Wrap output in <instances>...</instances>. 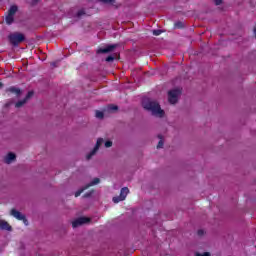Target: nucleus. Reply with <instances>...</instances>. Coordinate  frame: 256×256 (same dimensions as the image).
Segmentation results:
<instances>
[{
  "instance_id": "1",
  "label": "nucleus",
  "mask_w": 256,
  "mask_h": 256,
  "mask_svg": "<svg viewBox=\"0 0 256 256\" xmlns=\"http://www.w3.org/2000/svg\"><path fill=\"white\" fill-rule=\"evenodd\" d=\"M142 106L146 111H150V113L155 117H163V115H165V111L161 109V105H159L157 101H152L149 98H144L142 100Z\"/></svg>"
},
{
  "instance_id": "2",
  "label": "nucleus",
  "mask_w": 256,
  "mask_h": 256,
  "mask_svg": "<svg viewBox=\"0 0 256 256\" xmlns=\"http://www.w3.org/2000/svg\"><path fill=\"white\" fill-rule=\"evenodd\" d=\"M179 97H181V89L179 88L172 89L168 92V101L171 105H175L179 101Z\"/></svg>"
},
{
  "instance_id": "3",
  "label": "nucleus",
  "mask_w": 256,
  "mask_h": 256,
  "mask_svg": "<svg viewBox=\"0 0 256 256\" xmlns=\"http://www.w3.org/2000/svg\"><path fill=\"white\" fill-rule=\"evenodd\" d=\"M10 43L14 46L19 45V43H23L25 41V35L22 33H13L9 36Z\"/></svg>"
},
{
  "instance_id": "4",
  "label": "nucleus",
  "mask_w": 256,
  "mask_h": 256,
  "mask_svg": "<svg viewBox=\"0 0 256 256\" xmlns=\"http://www.w3.org/2000/svg\"><path fill=\"white\" fill-rule=\"evenodd\" d=\"M127 195H129V188L124 187L120 191V195L113 198L114 203H119L120 201H125L127 198Z\"/></svg>"
},
{
  "instance_id": "5",
  "label": "nucleus",
  "mask_w": 256,
  "mask_h": 256,
  "mask_svg": "<svg viewBox=\"0 0 256 256\" xmlns=\"http://www.w3.org/2000/svg\"><path fill=\"white\" fill-rule=\"evenodd\" d=\"M10 215H12V217H15V219H18V221H23L25 225H29V222L27 221V218H25V215L17 211L16 209H12Z\"/></svg>"
},
{
  "instance_id": "6",
  "label": "nucleus",
  "mask_w": 256,
  "mask_h": 256,
  "mask_svg": "<svg viewBox=\"0 0 256 256\" xmlns=\"http://www.w3.org/2000/svg\"><path fill=\"white\" fill-rule=\"evenodd\" d=\"M99 183H101V180L99 178H94L93 181L87 185H85L83 188H81L80 190H78L75 193V197H79L81 195V193H83V191L89 189V187H93V185H99Z\"/></svg>"
},
{
  "instance_id": "7",
  "label": "nucleus",
  "mask_w": 256,
  "mask_h": 256,
  "mask_svg": "<svg viewBox=\"0 0 256 256\" xmlns=\"http://www.w3.org/2000/svg\"><path fill=\"white\" fill-rule=\"evenodd\" d=\"M104 142H105V140H103V138L97 139L94 149L86 156V159L88 161H89V159H91V157H93V155H95V153H97L99 151V147H101Z\"/></svg>"
},
{
  "instance_id": "8",
  "label": "nucleus",
  "mask_w": 256,
  "mask_h": 256,
  "mask_svg": "<svg viewBox=\"0 0 256 256\" xmlns=\"http://www.w3.org/2000/svg\"><path fill=\"white\" fill-rule=\"evenodd\" d=\"M89 221H91L90 218L80 217L72 222V227L75 229L77 227H80V225H85V223H89Z\"/></svg>"
},
{
  "instance_id": "9",
  "label": "nucleus",
  "mask_w": 256,
  "mask_h": 256,
  "mask_svg": "<svg viewBox=\"0 0 256 256\" xmlns=\"http://www.w3.org/2000/svg\"><path fill=\"white\" fill-rule=\"evenodd\" d=\"M31 97H33V91L28 92L23 100H20L15 104V107H17V109L23 107V105H25V103H27Z\"/></svg>"
},
{
  "instance_id": "10",
  "label": "nucleus",
  "mask_w": 256,
  "mask_h": 256,
  "mask_svg": "<svg viewBox=\"0 0 256 256\" xmlns=\"http://www.w3.org/2000/svg\"><path fill=\"white\" fill-rule=\"evenodd\" d=\"M115 49H117V45L116 44H112V45H108L105 48H100L97 50V53H111V51H114Z\"/></svg>"
},
{
  "instance_id": "11",
  "label": "nucleus",
  "mask_w": 256,
  "mask_h": 256,
  "mask_svg": "<svg viewBox=\"0 0 256 256\" xmlns=\"http://www.w3.org/2000/svg\"><path fill=\"white\" fill-rule=\"evenodd\" d=\"M0 229L2 231H12L13 228L9 225V222L0 219Z\"/></svg>"
},
{
  "instance_id": "12",
  "label": "nucleus",
  "mask_w": 256,
  "mask_h": 256,
  "mask_svg": "<svg viewBox=\"0 0 256 256\" xmlns=\"http://www.w3.org/2000/svg\"><path fill=\"white\" fill-rule=\"evenodd\" d=\"M15 159H16L15 154L13 152H10L5 157L4 162L9 165L10 163H13V161H15Z\"/></svg>"
},
{
  "instance_id": "13",
  "label": "nucleus",
  "mask_w": 256,
  "mask_h": 256,
  "mask_svg": "<svg viewBox=\"0 0 256 256\" xmlns=\"http://www.w3.org/2000/svg\"><path fill=\"white\" fill-rule=\"evenodd\" d=\"M7 91L9 93H15L16 95H21V89L15 87V86L8 88Z\"/></svg>"
},
{
  "instance_id": "14",
  "label": "nucleus",
  "mask_w": 256,
  "mask_h": 256,
  "mask_svg": "<svg viewBox=\"0 0 256 256\" xmlns=\"http://www.w3.org/2000/svg\"><path fill=\"white\" fill-rule=\"evenodd\" d=\"M18 9L19 8L16 5L11 6L8 10V15H12L15 17V13H17Z\"/></svg>"
},
{
  "instance_id": "15",
  "label": "nucleus",
  "mask_w": 256,
  "mask_h": 256,
  "mask_svg": "<svg viewBox=\"0 0 256 256\" xmlns=\"http://www.w3.org/2000/svg\"><path fill=\"white\" fill-rule=\"evenodd\" d=\"M13 21H15L14 16L11 15V14H8V15L6 16V23H7V25H11V23H13Z\"/></svg>"
},
{
  "instance_id": "16",
  "label": "nucleus",
  "mask_w": 256,
  "mask_h": 256,
  "mask_svg": "<svg viewBox=\"0 0 256 256\" xmlns=\"http://www.w3.org/2000/svg\"><path fill=\"white\" fill-rule=\"evenodd\" d=\"M83 15H85V9H80V10L76 13V17H78V19H81V17H83Z\"/></svg>"
},
{
  "instance_id": "17",
  "label": "nucleus",
  "mask_w": 256,
  "mask_h": 256,
  "mask_svg": "<svg viewBox=\"0 0 256 256\" xmlns=\"http://www.w3.org/2000/svg\"><path fill=\"white\" fill-rule=\"evenodd\" d=\"M104 117V114L102 111H96V118L97 119H103Z\"/></svg>"
},
{
  "instance_id": "18",
  "label": "nucleus",
  "mask_w": 256,
  "mask_h": 256,
  "mask_svg": "<svg viewBox=\"0 0 256 256\" xmlns=\"http://www.w3.org/2000/svg\"><path fill=\"white\" fill-rule=\"evenodd\" d=\"M108 109L110 111H117L119 108L116 105L111 104V105L108 106Z\"/></svg>"
},
{
  "instance_id": "19",
  "label": "nucleus",
  "mask_w": 256,
  "mask_h": 256,
  "mask_svg": "<svg viewBox=\"0 0 256 256\" xmlns=\"http://www.w3.org/2000/svg\"><path fill=\"white\" fill-rule=\"evenodd\" d=\"M175 27H176L177 29H183V22H176V23H175Z\"/></svg>"
},
{
  "instance_id": "20",
  "label": "nucleus",
  "mask_w": 256,
  "mask_h": 256,
  "mask_svg": "<svg viewBox=\"0 0 256 256\" xmlns=\"http://www.w3.org/2000/svg\"><path fill=\"white\" fill-rule=\"evenodd\" d=\"M106 61H107V63H111V62L115 61V57H113V56H108V57L106 58Z\"/></svg>"
},
{
  "instance_id": "21",
  "label": "nucleus",
  "mask_w": 256,
  "mask_h": 256,
  "mask_svg": "<svg viewBox=\"0 0 256 256\" xmlns=\"http://www.w3.org/2000/svg\"><path fill=\"white\" fill-rule=\"evenodd\" d=\"M105 147L106 148L113 147V142L112 141H106L105 142Z\"/></svg>"
},
{
  "instance_id": "22",
  "label": "nucleus",
  "mask_w": 256,
  "mask_h": 256,
  "mask_svg": "<svg viewBox=\"0 0 256 256\" xmlns=\"http://www.w3.org/2000/svg\"><path fill=\"white\" fill-rule=\"evenodd\" d=\"M157 149H163V140L158 142Z\"/></svg>"
},
{
  "instance_id": "23",
  "label": "nucleus",
  "mask_w": 256,
  "mask_h": 256,
  "mask_svg": "<svg viewBox=\"0 0 256 256\" xmlns=\"http://www.w3.org/2000/svg\"><path fill=\"white\" fill-rule=\"evenodd\" d=\"M153 35H156V36L161 35V30H154Z\"/></svg>"
},
{
  "instance_id": "24",
  "label": "nucleus",
  "mask_w": 256,
  "mask_h": 256,
  "mask_svg": "<svg viewBox=\"0 0 256 256\" xmlns=\"http://www.w3.org/2000/svg\"><path fill=\"white\" fill-rule=\"evenodd\" d=\"M196 256H211L209 252H205L203 254H197Z\"/></svg>"
},
{
  "instance_id": "25",
  "label": "nucleus",
  "mask_w": 256,
  "mask_h": 256,
  "mask_svg": "<svg viewBox=\"0 0 256 256\" xmlns=\"http://www.w3.org/2000/svg\"><path fill=\"white\" fill-rule=\"evenodd\" d=\"M215 5H221L223 3V0H214Z\"/></svg>"
},
{
  "instance_id": "26",
  "label": "nucleus",
  "mask_w": 256,
  "mask_h": 256,
  "mask_svg": "<svg viewBox=\"0 0 256 256\" xmlns=\"http://www.w3.org/2000/svg\"><path fill=\"white\" fill-rule=\"evenodd\" d=\"M102 1V3H113V0H99Z\"/></svg>"
},
{
  "instance_id": "27",
  "label": "nucleus",
  "mask_w": 256,
  "mask_h": 256,
  "mask_svg": "<svg viewBox=\"0 0 256 256\" xmlns=\"http://www.w3.org/2000/svg\"><path fill=\"white\" fill-rule=\"evenodd\" d=\"M198 235H203V230H198Z\"/></svg>"
},
{
  "instance_id": "28",
  "label": "nucleus",
  "mask_w": 256,
  "mask_h": 256,
  "mask_svg": "<svg viewBox=\"0 0 256 256\" xmlns=\"http://www.w3.org/2000/svg\"><path fill=\"white\" fill-rule=\"evenodd\" d=\"M52 65H53V67H57V63L56 62H53Z\"/></svg>"
},
{
  "instance_id": "29",
  "label": "nucleus",
  "mask_w": 256,
  "mask_h": 256,
  "mask_svg": "<svg viewBox=\"0 0 256 256\" xmlns=\"http://www.w3.org/2000/svg\"><path fill=\"white\" fill-rule=\"evenodd\" d=\"M254 34H255V37H256V25L254 27Z\"/></svg>"
},
{
  "instance_id": "30",
  "label": "nucleus",
  "mask_w": 256,
  "mask_h": 256,
  "mask_svg": "<svg viewBox=\"0 0 256 256\" xmlns=\"http://www.w3.org/2000/svg\"><path fill=\"white\" fill-rule=\"evenodd\" d=\"M0 87H3V84L0 82Z\"/></svg>"
},
{
  "instance_id": "31",
  "label": "nucleus",
  "mask_w": 256,
  "mask_h": 256,
  "mask_svg": "<svg viewBox=\"0 0 256 256\" xmlns=\"http://www.w3.org/2000/svg\"><path fill=\"white\" fill-rule=\"evenodd\" d=\"M84 197H89V195L85 194V196H84Z\"/></svg>"
}]
</instances>
